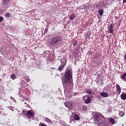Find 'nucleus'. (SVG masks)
Returning <instances> with one entry per match:
<instances>
[{
    "label": "nucleus",
    "mask_w": 126,
    "mask_h": 126,
    "mask_svg": "<svg viewBox=\"0 0 126 126\" xmlns=\"http://www.w3.org/2000/svg\"><path fill=\"white\" fill-rule=\"evenodd\" d=\"M73 73L71 70H67L64 72V75L62 80L63 85L65 89L68 88L70 84L71 83V79L73 78Z\"/></svg>",
    "instance_id": "1"
},
{
    "label": "nucleus",
    "mask_w": 126,
    "mask_h": 126,
    "mask_svg": "<svg viewBox=\"0 0 126 126\" xmlns=\"http://www.w3.org/2000/svg\"><path fill=\"white\" fill-rule=\"evenodd\" d=\"M62 40V38L61 36H54V37H52V40L50 42V44L51 46H53V45L56 44L57 42H61Z\"/></svg>",
    "instance_id": "2"
},
{
    "label": "nucleus",
    "mask_w": 126,
    "mask_h": 126,
    "mask_svg": "<svg viewBox=\"0 0 126 126\" xmlns=\"http://www.w3.org/2000/svg\"><path fill=\"white\" fill-rule=\"evenodd\" d=\"M34 114L32 112L31 110L27 111V117L28 118V119H31V118H32L34 117Z\"/></svg>",
    "instance_id": "3"
},
{
    "label": "nucleus",
    "mask_w": 126,
    "mask_h": 126,
    "mask_svg": "<svg viewBox=\"0 0 126 126\" xmlns=\"http://www.w3.org/2000/svg\"><path fill=\"white\" fill-rule=\"evenodd\" d=\"M74 105V103H73V102H65V103H64V105L66 106V107H67V108H72L73 106Z\"/></svg>",
    "instance_id": "4"
},
{
    "label": "nucleus",
    "mask_w": 126,
    "mask_h": 126,
    "mask_svg": "<svg viewBox=\"0 0 126 126\" xmlns=\"http://www.w3.org/2000/svg\"><path fill=\"white\" fill-rule=\"evenodd\" d=\"M114 32V25L111 24L110 25L109 29H108V33H112V34H113Z\"/></svg>",
    "instance_id": "5"
},
{
    "label": "nucleus",
    "mask_w": 126,
    "mask_h": 126,
    "mask_svg": "<svg viewBox=\"0 0 126 126\" xmlns=\"http://www.w3.org/2000/svg\"><path fill=\"white\" fill-rule=\"evenodd\" d=\"M116 91H117V94H120L121 92V88L120 85H118V84H116Z\"/></svg>",
    "instance_id": "6"
},
{
    "label": "nucleus",
    "mask_w": 126,
    "mask_h": 126,
    "mask_svg": "<svg viewBox=\"0 0 126 126\" xmlns=\"http://www.w3.org/2000/svg\"><path fill=\"white\" fill-rule=\"evenodd\" d=\"M61 62L62 65H63V67H64V65H66L67 60L64 57H63V58H61Z\"/></svg>",
    "instance_id": "7"
},
{
    "label": "nucleus",
    "mask_w": 126,
    "mask_h": 126,
    "mask_svg": "<svg viewBox=\"0 0 126 126\" xmlns=\"http://www.w3.org/2000/svg\"><path fill=\"white\" fill-rule=\"evenodd\" d=\"M44 121L46 122L48 124H52L53 121L50 119V118H44Z\"/></svg>",
    "instance_id": "8"
},
{
    "label": "nucleus",
    "mask_w": 126,
    "mask_h": 126,
    "mask_svg": "<svg viewBox=\"0 0 126 126\" xmlns=\"http://www.w3.org/2000/svg\"><path fill=\"white\" fill-rule=\"evenodd\" d=\"M8 0H2V5L3 6H6L8 4Z\"/></svg>",
    "instance_id": "9"
},
{
    "label": "nucleus",
    "mask_w": 126,
    "mask_h": 126,
    "mask_svg": "<svg viewBox=\"0 0 126 126\" xmlns=\"http://www.w3.org/2000/svg\"><path fill=\"white\" fill-rule=\"evenodd\" d=\"M69 19L71 20H73L74 19H76V14H72L70 15Z\"/></svg>",
    "instance_id": "10"
},
{
    "label": "nucleus",
    "mask_w": 126,
    "mask_h": 126,
    "mask_svg": "<svg viewBox=\"0 0 126 126\" xmlns=\"http://www.w3.org/2000/svg\"><path fill=\"white\" fill-rule=\"evenodd\" d=\"M100 94L101 96H102V97H104L105 98L108 97V94H107V93L106 92L101 93Z\"/></svg>",
    "instance_id": "11"
},
{
    "label": "nucleus",
    "mask_w": 126,
    "mask_h": 126,
    "mask_svg": "<svg viewBox=\"0 0 126 126\" xmlns=\"http://www.w3.org/2000/svg\"><path fill=\"white\" fill-rule=\"evenodd\" d=\"M94 121L95 122H100L99 120V117L98 116V115H94Z\"/></svg>",
    "instance_id": "12"
},
{
    "label": "nucleus",
    "mask_w": 126,
    "mask_h": 126,
    "mask_svg": "<svg viewBox=\"0 0 126 126\" xmlns=\"http://www.w3.org/2000/svg\"><path fill=\"white\" fill-rule=\"evenodd\" d=\"M109 121L112 124H115L116 123V122L115 121V119L113 118H109Z\"/></svg>",
    "instance_id": "13"
},
{
    "label": "nucleus",
    "mask_w": 126,
    "mask_h": 126,
    "mask_svg": "<svg viewBox=\"0 0 126 126\" xmlns=\"http://www.w3.org/2000/svg\"><path fill=\"white\" fill-rule=\"evenodd\" d=\"M91 102V98L88 97L87 100L85 101V104H89Z\"/></svg>",
    "instance_id": "14"
},
{
    "label": "nucleus",
    "mask_w": 126,
    "mask_h": 126,
    "mask_svg": "<svg viewBox=\"0 0 126 126\" xmlns=\"http://www.w3.org/2000/svg\"><path fill=\"white\" fill-rule=\"evenodd\" d=\"M121 98L123 100H125V99H126V94H122Z\"/></svg>",
    "instance_id": "15"
},
{
    "label": "nucleus",
    "mask_w": 126,
    "mask_h": 126,
    "mask_svg": "<svg viewBox=\"0 0 126 126\" xmlns=\"http://www.w3.org/2000/svg\"><path fill=\"white\" fill-rule=\"evenodd\" d=\"M121 78L124 81H126V73H124L123 75H122Z\"/></svg>",
    "instance_id": "16"
},
{
    "label": "nucleus",
    "mask_w": 126,
    "mask_h": 126,
    "mask_svg": "<svg viewBox=\"0 0 126 126\" xmlns=\"http://www.w3.org/2000/svg\"><path fill=\"white\" fill-rule=\"evenodd\" d=\"M86 93L88 94H93V91L89 89L87 90Z\"/></svg>",
    "instance_id": "17"
},
{
    "label": "nucleus",
    "mask_w": 126,
    "mask_h": 126,
    "mask_svg": "<svg viewBox=\"0 0 126 126\" xmlns=\"http://www.w3.org/2000/svg\"><path fill=\"white\" fill-rule=\"evenodd\" d=\"M74 119L75 120H79L80 117L77 115V114H74Z\"/></svg>",
    "instance_id": "18"
},
{
    "label": "nucleus",
    "mask_w": 126,
    "mask_h": 126,
    "mask_svg": "<svg viewBox=\"0 0 126 126\" xmlns=\"http://www.w3.org/2000/svg\"><path fill=\"white\" fill-rule=\"evenodd\" d=\"M103 12L104 10L102 9H99V10H98V13L100 14V16H102V15H103Z\"/></svg>",
    "instance_id": "19"
},
{
    "label": "nucleus",
    "mask_w": 126,
    "mask_h": 126,
    "mask_svg": "<svg viewBox=\"0 0 126 126\" xmlns=\"http://www.w3.org/2000/svg\"><path fill=\"white\" fill-rule=\"evenodd\" d=\"M63 69H64V65H63L62 64L58 68V70L60 71L63 70Z\"/></svg>",
    "instance_id": "20"
},
{
    "label": "nucleus",
    "mask_w": 126,
    "mask_h": 126,
    "mask_svg": "<svg viewBox=\"0 0 126 126\" xmlns=\"http://www.w3.org/2000/svg\"><path fill=\"white\" fill-rule=\"evenodd\" d=\"M125 115L124 112L121 111V112H119V116L120 117H123Z\"/></svg>",
    "instance_id": "21"
},
{
    "label": "nucleus",
    "mask_w": 126,
    "mask_h": 126,
    "mask_svg": "<svg viewBox=\"0 0 126 126\" xmlns=\"http://www.w3.org/2000/svg\"><path fill=\"white\" fill-rule=\"evenodd\" d=\"M11 78L12 80H15V79L16 78V75H15L14 74H13L12 75H11Z\"/></svg>",
    "instance_id": "22"
},
{
    "label": "nucleus",
    "mask_w": 126,
    "mask_h": 126,
    "mask_svg": "<svg viewBox=\"0 0 126 126\" xmlns=\"http://www.w3.org/2000/svg\"><path fill=\"white\" fill-rule=\"evenodd\" d=\"M77 43H78L77 41H74V42L73 43L74 47H76V46H77Z\"/></svg>",
    "instance_id": "23"
},
{
    "label": "nucleus",
    "mask_w": 126,
    "mask_h": 126,
    "mask_svg": "<svg viewBox=\"0 0 126 126\" xmlns=\"http://www.w3.org/2000/svg\"><path fill=\"white\" fill-rule=\"evenodd\" d=\"M83 109H84V110H87L88 108L87 106L85 105L83 106Z\"/></svg>",
    "instance_id": "24"
},
{
    "label": "nucleus",
    "mask_w": 126,
    "mask_h": 126,
    "mask_svg": "<svg viewBox=\"0 0 126 126\" xmlns=\"http://www.w3.org/2000/svg\"><path fill=\"white\" fill-rule=\"evenodd\" d=\"M39 126H47L45 123H40Z\"/></svg>",
    "instance_id": "25"
},
{
    "label": "nucleus",
    "mask_w": 126,
    "mask_h": 126,
    "mask_svg": "<svg viewBox=\"0 0 126 126\" xmlns=\"http://www.w3.org/2000/svg\"><path fill=\"white\" fill-rule=\"evenodd\" d=\"M5 16L7 17L8 18H9L10 16V14H9V13H6L5 14Z\"/></svg>",
    "instance_id": "26"
},
{
    "label": "nucleus",
    "mask_w": 126,
    "mask_h": 126,
    "mask_svg": "<svg viewBox=\"0 0 126 126\" xmlns=\"http://www.w3.org/2000/svg\"><path fill=\"white\" fill-rule=\"evenodd\" d=\"M3 20V18L2 16H0V22H2Z\"/></svg>",
    "instance_id": "27"
},
{
    "label": "nucleus",
    "mask_w": 126,
    "mask_h": 126,
    "mask_svg": "<svg viewBox=\"0 0 126 126\" xmlns=\"http://www.w3.org/2000/svg\"><path fill=\"white\" fill-rule=\"evenodd\" d=\"M25 80H26V81L27 82H30V79H29V78H27V79H25Z\"/></svg>",
    "instance_id": "28"
},
{
    "label": "nucleus",
    "mask_w": 126,
    "mask_h": 126,
    "mask_svg": "<svg viewBox=\"0 0 126 126\" xmlns=\"http://www.w3.org/2000/svg\"><path fill=\"white\" fill-rule=\"evenodd\" d=\"M124 59L126 62V53H125V55L124 56Z\"/></svg>",
    "instance_id": "29"
},
{
    "label": "nucleus",
    "mask_w": 126,
    "mask_h": 126,
    "mask_svg": "<svg viewBox=\"0 0 126 126\" xmlns=\"http://www.w3.org/2000/svg\"><path fill=\"white\" fill-rule=\"evenodd\" d=\"M123 2H124V3H126V0H123Z\"/></svg>",
    "instance_id": "30"
},
{
    "label": "nucleus",
    "mask_w": 126,
    "mask_h": 126,
    "mask_svg": "<svg viewBox=\"0 0 126 126\" xmlns=\"http://www.w3.org/2000/svg\"><path fill=\"white\" fill-rule=\"evenodd\" d=\"M10 0H7L8 3H9Z\"/></svg>",
    "instance_id": "31"
},
{
    "label": "nucleus",
    "mask_w": 126,
    "mask_h": 126,
    "mask_svg": "<svg viewBox=\"0 0 126 126\" xmlns=\"http://www.w3.org/2000/svg\"><path fill=\"white\" fill-rule=\"evenodd\" d=\"M86 97V96H83V98H85Z\"/></svg>",
    "instance_id": "32"
},
{
    "label": "nucleus",
    "mask_w": 126,
    "mask_h": 126,
    "mask_svg": "<svg viewBox=\"0 0 126 126\" xmlns=\"http://www.w3.org/2000/svg\"><path fill=\"white\" fill-rule=\"evenodd\" d=\"M52 69H55V68H54V67H53V68H52Z\"/></svg>",
    "instance_id": "33"
}]
</instances>
